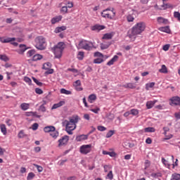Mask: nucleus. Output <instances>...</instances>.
Wrapping results in <instances>:
<instances>
[{
  "label": "nucleus",
  "mask_w": 180,
  "mask_h": 180,
  "mask_svg": "<svg viewBox=\"0 0 180 180\" xmlns=\"http://www.w3.org/2000/svg\"><path fill=\"white\" fill-rule=\"evenodd\" d=\"M162 164H164V165H165V167H171V164L169 163V162L165 160V158H162Z\"/></svg>",
  "instance_id": "a19ab883"
},
{
  "label": "nucleus",
  "mask_w": 180,
  "mask_h": 180,
  "mask_svg": "<svg viewBox=\"0 0 180 180\" xmlns=\"http://www.w3.org/2000/svg\"><path fill=\"white\" fill-rule=\"evenodd\" d=\"M113 134H115V131L113 130H110L107 134H106V139H110V137H112V136H113Z\"/></svg>",
  "instance_id": "37998d69"
},
{
  "label": "nucleus",
  "mask_w": 180,
  "mask_h": 180,
  "mask_svg": "<svg viewBox=\"0 0 180 180\" xmlns=\"http://www.w3.org/2000/svg\"><path fill=\"white\" fill-rule=\"evenodd\" d=\"M127 19L128 22H134V17H133V15H127Z\"/></svg>",
  "instance_id": "bf43d9fd"
},
{
  "label": "nucleus",
  "mask_w": 180,
  "mask_h": 180,
  "mask_svg": "<svg viewBox=\"0 0 180 180\" xmlns=\"http://www.w3.org/2000/svg\"><path fill=\"white\" fill-rule=\"evenodd\" d=\"M51 67V63L49 62H47L43 65V69L44 70H49Z\"/></svg>",
  "instance_id": "79ce46f5"
},
{
  "label": "nucleus",
  "mask_w": 180,
  "mask_h": 180,
  "mask_svg": "<svg viewBox=\"0 0 180 180\" xmlns=\"http://www.w3.org/2000/svg\"><path fill=\"white\" fill-rule=\"evenodd\" d=\"M157 102H158L157 100H154L153 101H148L146 103L147 109H152V108L154 107V105H155V103H157Z\"/></svg>",
  "instance_id": "2eb2a0df"
},
{
  "label": "nucleus",
  "mask_w": 180,
  "mask_h": 180,
  "mask_svg": "<svg viewBox=\"0 0 180 180\" xmlns=\"http://www.w3.org/2000/svg\"><path fill=\"white\" fill-rule=\"evenodd\" d=\"M50 136L53 137V139H57L58 137V131H57L56 129L50 133Z\"/></svg>",
  "instance_id": "f704fd0d"
},
{
  "label": "nucleus",
  "mask_w": 180,
  "mask_h": 180,
  "mask_svg": "<svg viewBox=\"0 0 180 180\" xmlns=\"http://www.w3.org/2000/svg\"><path fill=\"white\" fill-rule=\"evenodd\" d=\"M60 12H63V13H68V7L63 6L60 9Z\"/></svg>",
  "instance_id": "603ef678"
},
{
  "label": "nucleus",
  "mask_w": 180,
  "mask_h": 180,
  "mask_svg": "<svg viewBox=\"0 0 180 180\" xmlns=\"http://www.w3.org/2000/svg\"><path fill=\"white\" fill-rule=\"evenodd\" d=\"M117 60H119V56H117V55L114 56L113 58L107 63V65H113Z\"/></svg>",
  "instance_id": "f3484780"
},
{
  "label": "nucleus",
  "mask_w": 180,
  "mask_h": 180,
  "mask_svg": "<svg viewBox=\"0 0 180 180\" xmlns=\"http://www.w3.org/2000/svg\"><path fill=\"white\" fill-rule=\"evenodd\" d=\"M64 30H67V27L66 26L57 27L54 30V33H61V32H64Z\"/></svg>",
  "instance_id": "a211bd4d"
},
{
  "label": "nucleus",
  "mask_w": 180,
  "mask_h": 180,
  "mask_svg": "<svg viewBox=\"0 0 180 180\" xmlns=\"http://www.w3.org/2000/svg\"><path fill=\"white\" fill-rule=\"evenodd\" d=\"M111 43L108 42V44H101V50H106V49H109V46H110Z\"/></svg>",
  "instance_id": "473e14b6"
},
{
  "label": "nucleus",
  "mask_w": 180,
  "mask_h": 180,
  "mask_svg": "<svg viewBox=\"0 0 180 180\" xmlns=\"http://www.w3.org/2000/svg\"><path fill=\"white\" fill-rule=\"evenodd\" d=\"M15 40H16V38L15 37H13V38L5 37H0L1 43H11L12 41H15Z\"/></svg>",
  "instance_id": "1a4fd4ad"
},
{
  "label": "nucleus",
  "mask_w": 180,
  "mask_h": 180,
  "mask_svg": "<svg viewBox=\"0 0 180 180\" xmlns=\"http://www.w3.org/2000/svg\"><path fill=\"white\" fill-rule=\"evenodd\" d=\"M131 115H133V116H137V115H139V110L131 109Z\"/></svg>",
  "instance_id": "8fccbe9b"
},
{
  "label": "nucleus",
  "mask_w": 180,
  "mask_h": 180,
  "mask_svg": "<svg viewBox=\"0 0 180 180\" xmlns=\"http://www.w3.org/2000/svg\"><path fill=\"white\" fill-rule=\"evenodd\" d=\"M35 47L37 50H46L47 42H46V38L42 36L37 37L35 40Z\"/></svg>",
  "instance_id": "20e7f679"
},
{
  "label": "nucleus",
  "mask_w": 180,
  "mask_h": 180,
  "mask_svg": "<svg viewBox=\"0 0 180 180\" xmlns=\"http://www.w3.org/2000/svg\"><path fill=\"white\" fill-rule=\"evenodd\" d=\"M65 5H68V8H73L74 6V4H72V2L70 1H64Z\"/></svg>",
  "instance_id": "de8ad7c7"
},
{
  "label": "nucleus",
  "mask_w": 180,
  "mask_h": 180,
  "mask_svg": "<svg viewBox=\"0 0 180 180\" xmlns=\"http://www.w3.org/2000/svg\"><path fill=\"white\" fill-rule=\"evenodd\" d=\"M0 60H1V61L7 63V61H9V58H8L6 55H0Z\"/></svg>",
  "instance_id": "4c0bfd02"
},
{
  "label": "nucleus",
  "mask_w": 180,
  "mask_h": 180,
  "mask_svg": "<svg viewBox=\"0 0 180 180\" xmlns=\"http://www.w3.org/2000/svg\"><path fill=\"white\" fill-rule=\"evenodd\" d=\"M144 131L146 133H154L155 131V129L154 127H146L144 129Z\"/></svg>",
  "instance_id": "7c9ffc66"
},
{
  "label": "nucleus",
  "mask_w": 180,
  "mask_h": 180,
  "mask_svg": "<svg viewBox=\"0 0 180 180\" xmlns=\"http://www.w3.org/2000/svg\"><path fill=\"white\" fill-rule=\"evenodd\" d=\"M26 136H27V135H26V134H25V131L24 130L20 131V132L18 134V139H23V138H25Z\"/></svg>",
  "instance_id": "72a5a7b5"
},
{
  "label": "nucleus",
  "mask_w": 180,
  "mask_h": 180,
  "mask_svg": "<svg viewBox=\"0 0 180 180\" xmlns=\"http://www.w3.org/2000/svg\"><path fill=\"white\" fill-rule=\"evenodd\" d=\"M97 130H98V131H105L106 130V127L100 125L97 127Z\"/></svg>",
  "instance_id": "6e6d98bb"
},
{
  "label": "nucleus",
  "mask_w": 180,
  "mask_h": 180,
  "mask_svg": "<svg viewBox=\"0 0 180 180\" xmlns=\"http://www.w3.org/2000/svg\"><path fill=\"white\" fill-rule=\"evenodd\" d=\"M94 64H101L103 63V58H98L94 60Z\"/></svg>",
  "instance_id": "58836bf2"
},
{
  "label": "nucleus",
  "mask_w": 180,
  "mask_h": 180,
  "mask_svg": "<svg viewBox=\"0 0 180 180\" xmlns=\"http://www.w3.org/2000/svg\"><path fill=\"white\" fill-rule=\"evenodd\" d=\"M96 101V94H91L90 96H89L88 102H89L90 103H94V102H95Z\"/></svg>",
  "instance_id": "5701e85b"
},
{
  "label": "nucleus",
  "mask_w": 180,
  "mask_h": 180,
  "mask_svg": "<svg viewBox=\"0 0 180 180\" xmlns=\"http://www.w3.org/2000/svg\"><path fill=\"white\" fill-rule=\"evenodd\" d=\"M160 9H163L164 11H165V9H174V5L169 3H167V4L163 3V4L161 6Z\"/></svg>",
  "instance_id": "4468645a"
},
{
  "label": "nucleus",
  "mask_w": 180,
  "mask_h": 180,
  "mask_svg": "<svg viewBox=\"0 0 180 180\" xmlns=\"http://www.w3.org/2000/svg\"><path fill=\"white\" fill-rule=\"evenodd\" d=\"M124 88H129V89H134L136 88V86L133 84V83H128L127 84H124L122 86Z\"/></svg>",
  "instance_id": "2f4dec72"
},
{
  "label": "nucleus",
  "mask_w": 180,
  "mask_h": 180,
  "mask_svg": "<svg viewBox=\"0 0 180 180\" xmlns=\"http://www.w3.org/2000/svg\"><path fill=\"white\" fill-rule=\"evenodd\" d=\"M34 167L37 169L38 172H43V167L39 165H34Z\"/></svg>",
  "instance_id": "052dcab7"
},
{
  "label": "nucleus",
  "mask_w": 180,
  "mask_h": 180,
  "mask_svg": "<svg viewBox=\"0 0 180 180\" xmlns=\"http://www.w3.org/2000/svg\"><path fill=\"white\" fill-rule=\"evenodd\" d=\"M112 37H113V34L112 33H107L103 35V39L105 40H110Z\"/></svg>",
  "instance_id": "cd10ccee"
},
{
  "label": "nucleus",
  "mask_w": 180,
  "mask_h": 180,
  "mask_svg": "<svg viewBox=\"0 0 180 180\" xmlns=\"http://www.w3.org/2000/svg\"><path fill=\"white\" fill-rule=\"evenodd\" d=\"M63 105H65V101H60L59 103L54 104L51 109H58V108H61V106H63Z\"/></svg>",
  "instance_id": "aec40b11"
},
{
  "label": "nucleus",
  "mask_w": 180,
  "mask_h": 180,
  "mask_svg": "<svg viewBox=\"0 0 180 180\" xmlns=\"http://www.w3.org/2000/svg\"><path fill=\"white\" fill-rule=\"evenodd\" d=\"M174 16L176 18V19H178V20L180 21V13L178 11H174Z\"/></svg>",
  "instance_id": "864d4df0"
},
{
  "label": "nucleus",
  "mask_w": 180,
  "mask_h": 180,
  "mask_svg": "<svg viewBox=\"0 0 180 180\" xmlns=\"http://www.w3.org/2000/svg\"><path fill=\"white\" fill-rule=\"evenodd\" d=\"M64 49H65V44L64 42H59L51 49L55 55V58H61L63 57Z\"/></svg>",
  "instance_id": "7ed1b4c3"
},
{
  "label": "nucleus",
  "mask_w": 180,
  "mask_h": 180,
  "mask_svg": "<svg viewBox=\"0 0 180 180\" xmlns=\"http://www.w3.org/2000/svg\"><path fill=\"white\" fill-rule=\"evenodd\" d=\"M79 47H80V49H83L84 50H89L91 49L89 44H88V41H81L79 43Z\"/></svg>",
  "instance_id": "6e6552de"
},
{
  "label": "nucleus",
  "mask_w": 180,
  "mask_h": 180,
  "mask_svg": "<svg viewBox=\"0 0 180 180\" xmlns=\"http://www.w3.org/2000/svg\"><path fill=\"white\" fill-rule=\"evenodd\" d=\"M91 112H93V113H98L99 111L101 110V108H91L90 109Z\"/></svg>",
  "instance_id": "13d9d810"
},
{
  "label": "nucleus",
  "mask_w": 180,
  "mask_h": 180,
  "mask_svg": "<svg viewBox=\"0 0 180 180\" xmlns=\"http://www.w3.org/2000/svg\"><path fill=\"white\" fill-rule=\"evenodd\" d=\"M32 79H33L34 82H35V84H37V85H38V86H43V83L39 82L37 80V79H36L35 77H32Z\"/></svg>",
  "instance_id": "3c124183"
},
{
  "label": "nucleus",
  "mask_w": 180,
  "mask_h": 180,
  "mask_svg": "<svg viewBox=\"0 0 180 180\" xmlns=\"http://www.w3.org/2000/svg\"><path fill=\"white\" fill-rule=\"evenodd\" d=\"M34 54H36V51L32 49V50L28 51V52L27 53V56L32 57L34 56Z\"/></svg>",
  "instance_id": "c03bdc74"
},
{
  "label": "nucleus",
  "mask_w": 180,
  "mask_h": 180,
  "mask_svg": "<svg viewBox=\"0 0 180 180\" xmlns=\"http://www.w3.org/2000/svg\"><path fill=\"white\" fill-rule=\"evenodd\" d=\"M20 50L18 51L19 54H23V53L25 52V50H27V49H26V46L23 45V44H20L19 46Z\"/></svg>",
  "instance_id": "c756f323"
},
{
  "label": "nucleus",
  "mask_w": 180,
  "mask_h": 180,
  "mask_svg": "<svg viewBox=\"0 0 180 180\" xmlns=\"http://www.w3.org/2000/svg\"><path fill=\"white\" fill-rule=\"evenodd\" d=\"M106 179H113V172L110 171L106 176Z\"/></svg>",
  "instance_id": "49530a36"
},
{
  "label": "nucleus",
  "mask_w": 180,
  "mask_h": 180,
  "mask_svg": "<svg viewBox=\"0 0 180 180\" xmlns=\"http://www.w3.org/2000/svg\"><path fill=\"white\" fill-rule=\"evenodd\" d=\"M73 86H81V80H77L73 83Z\"/></svg>",
  "instance_id": "680f3d73"
},
{
  "label": "nucleus",
  "mask_w": 180,
  "mask_h": 180,
  "mask_svg": "<svg viewBox=\"0 0 180 180\" xmlns=\"http://www.w3.org/2000/svg\"><path fill=\"white\" fill-rule=\"evenodd\" d=\"M169 47H171V45H169V44H166V45L163 46L164 51H168L169 50Z\"/></svg>",
  "instance_id": "69168bd1"
},
{
  "label": "nucleus",
  "mask_w": 180,
  "mask_h": 180,
  "mask_svg": "<svg viewBox=\"0 0 180 180\" xmlns=\"http://www.w3.org/2000/svg\"><path fill=\"white\" fill-rule=\"evenodd\" d=\"M170 105H175L176 106H180V98L178 96L173 97L170 99Z\"/></svg>",
  "instance_id": "9d476101"
},
{
  "label": "nucleus",
  "mask_w": 180,
  "mask_h": 180,
  "mask_svg": "<svg viewBox=\"0 0 180 180\" xmlns=\"http://www.w3.org/2000/svg\"><path fill=\"white\" fill-rule=\"evenodd\" d=\"M32 130H37L39 129V124L37 123H34L32 126Z\"/></svg>",
  "instance_id": "0e129e2a"
},
{
  "label": "nucleus",
  "mask_w": 180,
  "mask_h": 180,
  "mask_svg": "<svg viewBox=\"0 0 180 180\" xmlns=\"http://www.w3.org/2000/svg\"><path fill=\"white\" fill-rule=\"evenodd\" d=\"M34 176H35L34 173H33V172H30V173L28 174V176H27V180H32V179H33L34 178Z\"/></svg>",
  "instance_id": "09e8293b"
},
{
  "label": "nucleus",
  "mask_w": 180,
  "mask_h": 180,
  "mask_svg": "<svg viewBox=\"0 0 180 180\" xmlns=\"http://www.w3.org/2000/svg\"><path fill=\"white\" fill-rule=\"evenodd\" d=\"M70 140V136L65 135L58 140V147H63V146H67Z\"/></svg>",
  "instance_id": "0eeeda50"
},
{
  "label": "nucleus",
  "mask_w": 180,
  "mask_h": 180,
  "mask_svg": "<svg viewBox=\"0 0 180 180\" xmlns=\"http://www.w3.org/2000/svg\"><path fill=\"white\" fill-rule=\"evenodd\" d=\"M150 165H151V162H150V160H146L145 161V169H147V168H149Z\"/></svg>",
  "instance_id": "5fc2aeb1"
},
{
  "label": "nucleus",
  "mask_w": 180,
  "mask_h": 180,
  "mask_svg": "<svg viewBox=\"0 0 180 180\" xmlns=\"http://www.w3.org/2000/svg\"><path fill=\"white\" fill-rule=\"evenodd\" d=\"M154 85H155V82H150V83L146 84V91H148V89H150V88H153Z\"/></svg>",
  "instance_id": "ea45409f"
},
{
  "label": "nucleus",
  "mask_w": 180,
  "mask_h": 180,
  "mask_svg": "<svg viewBox=\"0 0 180 180\" xmlns=\"http://www.w3.org/2000/svg\"><path fill=\"white\" fill-rule=\"evenodd\" d=\"M83 117H84V119H85V120H91V117L89 116V114H84Z\"/></svg>",
  "instance_id": "774afa93"
},
{
  "label": "nucleus",
  "mask_w": 180,
  "mask_h": 180,
  "mask_svg": "<svg viewBox=\"0 0 180 180\" xmlns=\"http://www.w3.org/2000/svg\"><path fill=\"white\" fill-rule=\"evenodd\" d=\"M0 129H1V133H3V134H4V136L6 134V126H5V124H1L0 125Z\"/></svg>",
  "instance_id": "c9c22d12"
},
{
  "label": "nucleus",
  "mask_w": 180,
  "mask_h": 180,
  "mask_svg": "<svg viewBox=\"0 0 180 180\" xmlns=\"http://www.w3.org/2000/svg\"><path fill=\"white\" fill-rule=\"evenodd\" d=\"M20 108L22 110H27L29 109V104L23 103L20 105Z\"/></svg>",
  "instance_id": "e433bc0d"
},
{
  "label": "nucleus",
  "mask_w": 180,
  "mask_h": 180,
  "mask_svg": "<svg viewBox=\"0 0 180 180\" xmlns=\"http://www.w3.org/2000/svg\"><path fill=\"white\" fill-rule=\"evenodd\" d=\"M77 141H84V140H88V135H79L76 137Z\"/></svg>",
  "instance_id": "6ab92c4d"
},
{
  "label": "nucleus",
  "mask_w": 180,
  "mask_h": 180,
  "mask_svg": "<svg viewBox=\"0 0 180 180\" xmlns=\"http://www.w3.org/2000/svg\"><path fill=\"white\" fill-rule=\"evenodd\" d=\"M170 180H180V174H172Z\"/></svg>",
  "instance_id": "bb28decb"
},
{
  "label": "nucleus",
  "mask_w": 180,
  "mask_h": 180,
  "mask_svg": "<svg viewBox=\"0 0 180 180\" xmlns=\"http://www.w3.org/2000/svg\"><path fill=\"white\" fill-rule=\"evenodd\" d=\"M61 19H63V15H57L56 17H53L51 20V23L52 25H56V23H58V22H60Z\"/></svg>",
  "instance_id": "f8f14e48"
},
{
  "label": "nucleus",
  "mask_w": 180,
  "mask_h": 180,
  "mask_svg": "<svg viewBox=\"0 0 180 180\" xmlns=\"http://www.w3.org/2000/svg\"><path fill=\"white\" fill-rule=\"evenodd\" d=\"M103 29H105L104 25H95L94 26L91 27V30L94 32H101V30H103Z\"/></svg>",
  "instance_id": "ddd939ff"
},
{
  "label": "nucleus",
  "mask_w": 180,
  "mask_h": 180,
  "mask_svg": "<svg viewBox=\"0 0 180 180\" xmlns=\"http://www.w3.org/2000/svg\"><path fill=\"white\" fill-rule=\"evenodd\" d=\"M79 122V117L78 115H73L69 118V120H65L63 124L65 125V131L68 134L72 135L74 130L77 129V123Z\"/></svg>",
  "instance_id": "f03ea898"
},
{
  "label": "nucleus",
  "mask_w": 180,
  "mask_h": 180,
  "mask_svg": "<svg viewBox=\"0 0 180 180\" xmlns=\"http://www.w3.org/2000/svg\"><path fill=\"white\" fill-rule=\"evenodd\" d=\"M159 30L160 32H164L165 33H168L169 34V33H171V29H169V26L161 27L159 28Z\"/></svg>",
  "instance_id": "412c9836"
},
{
  "label": "nucleus",
  "mask_w": 180,
  "mask_h": 180,
  "mask_svg": "<svg viewBox=\"0 0 180 180\" xmlns=\"http://www.w3.org/2000/svg\"><path fill=\"white\" fill-rule=\"evenodd\" d=\"M157 20L158 23H163V25H167L168 23V19L164 18L162 17H158Z\"/></svg>",
  "instance_id": "4be33fe9"
},
{
  "label": "nucleus",
  "mask_w": 180,
  "mask_h": 180,
  "mask_svg": "<svg viewBox=\"0 0 180 180\" xmlns=\"http://www.w3.org/2000/svg\"><path fill=\"white\" fill-rule=\"evenodd\" d=\"M91 151H92V145L91 144H89V145H82L80 147V153L81 154H89V153H91Z\"/></svg>",
  "instance_id": "423d86ee"
},
{
  "label": "nucleus",
  "mask_w": 180,
  "mask_h": 180,
  "mask_svg": "<svg viewBox=\"0 0 180 180\" xmlns=\"http://www.w3.org/2000/svg\"><path fill=\"white\" fill-rule=\"evenodd\" d=\"M24 81L26 82V84H28V85H32V79L27 77H24Z\"/></svg>",
  "instance_id": "a18cd8bd"
},
{
  "label": "nucleus",
  "mask_w": 180,
  "mask_h": 180,
  "mask_svg": "<svg viewBox=\"0 0 180 180\" xmlns=\"http://www.w3.org/2000/svg\"><path fill=\"white\" fill-rule=\"evenodd\" d=\"M35 92L36 94H38V95H41V94H43V90H41V89L39 88H36Z\"/></svg>",
  "instance_id": "e2e57ef3"
},
{
  "label": "nucleus",
  "mask_w": 180,
  "mask_h": 180,
  "mask_svg": "<svg viewBox=\"0 0 180 180\" xmlns=\"http://www.w3.org/2000/svg\"><path fill=\"white\" fill-rule=\"evenodd\" d=\"M108 11H110V8H107L106 10H104L102 13H101V15L103 16V18H108V19H115V17L116 16V12H115V8H112L111 12L112 13V14H110L109 13H108Z\"/></svg>",
  "instance_id": "39448f33"
},
{
  "label": "nucleus",
  "mask_w": 180,
  "mask_h": 180,
  "mask_svg": "<svg viewBox=\"0 0 180 180\" xmlns=\"http://www.w3.org/2000/svg\"><path fill=\"white\" fill-rule=\"evenodd\" d=\"M60 94H63V95H71L72 94V92L71 91L67 90L65 89H61Z\"/></svg>",
  "instance_id": "c85d7f7f"
},
{
  "label": "nucleus",
  "mask_w": 180,
  "mask_h": 180,
  "mask_svg": "<svg viewBox=\"0 0 180 180\" xmlns=\"http://www.w3.org/2000/svg\"><path fill=\"white\" fill-rule=\"evenodd\" d=\"M103 168H104L105 172H108V171L109 169H110V168H112V167H110V166H109V165H105L104 167H103Z\"/></svg>",
  "instance_id": "338daca9"
},
{
  "label": "nucleus",
  "mask_w": 180,
  "mask_h": 180,
  "mask_svg": "<svg viewBox=\"0 0 180 180\" xmlns=\"http://www.w3.org/2000/svg\"><path fill=\"white\" fill-rule=\"evenodd\" d=\"M84 57H85V52H84V51H79L78 53H77V58L79 60H84Z\"/></svg>",
  "instance_id": "a878e982"
},
{
  "label": "nucleus",
  "mask_w": 180,
  "mask_h": 180,
  "mask_svg": "<svg viewBox=\"0 0 180 180\" xmlns=\"http://www.w3.org/2000/svg\"><path fill=\"white\" fill-rule=\"evenodd\" d=\"M56 130V127L54 126H48L44 128V131L45 133H51Z\"/></svg>",
  "instance_id": "dca6fc26"
},
{
  "label": "nucleus",
  "mask_w": 180,
  "mask_h": 180,
  "mask_svg": "<svg viewBox=\"0 0 180 180\" xmlns=\"http://www.w3.org/2000/svg\"><path fill=\"white\" fill-rule=\"evenodd\" d=\"M94 57H99L100 58H103V54L101 52H96L94 53Z\"/></svg>",
  "instance_id": "4d7b16f0"
},
{
  "label": "nucleus",
  "mask_w": 180,
  "mask_h": 180,
  "mask_svg": "<svg viewBox=\"0 0 180 180\" xmlns=\"http://www.w3.org/2000/svg\"><path fill=\"white\" fill-rule=\"evenodd\" d=\"M159 72H161V74H167L168 69L167 68V66H165V65H162V68L159 70Z\"/></svg>",
  "instance_id": "b1692460"
},
{
  "label": "nucleus",
  "mask_w": 180,
  "mask_h": 180,
  "mask_svg": "<svg viewBox=\"0 0 180 180\" xmlns=\"http://www.w3.org/2000/svg\"><path fill=\"white\" fill-rule=\"evenodd\" d=\"M43 58V56L40 54H35L32 57V61H39V60H41Z\"/></svg>",
  "instance_id": "393cba45"
},
{
  "label": "nucleus",
  "mask_w": 180,
  "mask_h": 180,
  "mask_svg": "<svg viewBox=\"0 0 180 180\" xmlns=\"http://www.w3.org/2000/svg\"><path fill=\"white\" fill-rule=\"evenodd\" d=\"M163 130H164L163 134H165V140H169L172 139V137H174L172 134L167 135V133L169 131V129L168 127H163Z\"/></svg>",
  "instance_id": "9b49d317"
},
{
  "label": "nucleus",
  "mask_w": 180,
  "mask_h": 180,
  "mask_svg": "<svg viewBox=\"0 0 180 180\" xmlns=\"http://www.w3.org/2000/svg\"><path fill=\"white\" fill-rule=\"evenodd\" d=\"M144 30H146V22H139L129 30L128 37H129L131 41H134L137 34H141Z\"/></svg>",
  "instance_id": "f257e3e1"
}]
</instances>
